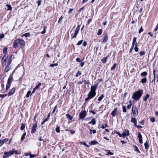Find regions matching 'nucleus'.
Wrapping results in <instances>:
<instances>
[{"label":"nucleus","mask_w":158,"mask_h":158,"mask_svg":"<svg viewBox=\"0 0 158 158\" xmlns=\"http://www.w3.org/2000/svg\"><path fill=\"white\" fill-rule=\"evenodd\" d=\"M143 93V90L139 89L133 94L132 98L135 100H138L142 95Z\"/></svg>","instance_id":"1"},{"label":"nucleus","mask_w":158,"mask_h":158,"mask_svg":"<svg viewBox=\"0 0 158 158\" xmlns=\"http://www.w3.org/2000/svg\"><path fill=\"white\" fill-rule=\"evenodd\" d=\"M17 152V151L14 150H12L9 152H5L4 153V155L3 156V158H7L9 156L15 153H16Z\"/></svg>","instance_id":"2"},{"label":"nucleus","mask_w":158,"mask_h":158,"mask_svg":"<svg viewBox=\"0 0 158 158\" xmlns=\"http://www.w3.org/2000/svg\"><path fill=\"white\" fill-rule=\"evenodd\" d=\"M96 93L89 91L88 95V97L85 99V101H87L93 98L96 95Z\"/></svg>","instance_id":"3"},{"label":"nucleus","mask_w":158,"mask_h":158,"mask_svg":"<svg viewBox=\"0 0 158 158\" xmlns=\"http://www.w3.org/2000/svg\"><path fill=\"white\" fill-rule=\"evenodd\" d=\"M132 113L134 117L137 116L138 114V109L136 106H132Z\"/></svg>","instance_id":"4"},{"label":"nucleus","mask_w":158,"mask_h":158,"mask_svg":"<svg viewBox=\"0 0 158 158\" xmlns=\"http://www.w3.org/2000/svg\"><path fill=\"white\" fill-rule=\"evenodd\" d=\"M86 115V112L85 110L81 111L79 114V118L83 119Z\"/></svg>","instance_id":"5"},{"label":"nucleus","mask_w":158,"mask_h":158,"mask_svg":"<svg viewBox=\"0 0 158 158\" xmlns=\"http://www.w3.org/2000/svg\"><path fill=\"white\" fill-rule=\"evenodd\" d=\"M98 85V84H94L93 86H91L90 88V91L93 92L94 93H96V90L97 89Z\"/></svg>","instance_id":"6"},{"label":"nucleus","mask_w":158,"mask_h":158,"mask_svg":"<svg viewBox=\"0 0 158 158\" xmlns=\"http://www.w3.org/2000/svg\"><path fill=\"white\" fill-rule=\"evenodd\" d=\"M37 127V124L35 123L33 124L32 127V129L31 131V133H34L36 131Z\"/></svg>","instance_id":"7"},{"label":"nucleus","mask_w":158,"mask_h":158,"mask_svg":"<svg viewBox=\"0 0 158 158\" xmlns=\"http://www.w3.org/2000/svg\"><path fill=\"white\" fill-rule=\"evenodd\" d=\"M129 135V131L128 130H126L124 131L122 134V136L124 137L126 135Z\"/></svg>","instance_id":"8"},{"label":"nucleus","mask_w":158,"mask_h":158,"mask_svg":"<svg viewBox=\"0 0 158 158\" xmlns=\"http://www.w3.org/2000/svg\"><path fill=\"white\" fill-rule=\"evenodd\" d=\"M108 36L107 34H105L103 36L102 42L104 43H106L108 40Z\"/></svg>","instance_id":"9"},{"label":"nucleus","mask_w":158,"mask_h":158,"mask_svg":"<svg viewBox=\"0 0 158 158\" xmlns=\"http://www.w3.org/2000/svg\"><path fill=\"white\" fill-rule=\"evenodd\" d=\"M17 40L18 43L22 45V46H24L25 45V42L23 40L21 39H18Z\"/></svg>","instance_id":"10"},{"label":"nucleus","mask_w":158,"mask_h":158,"mask_svg":"<svg viewBox=\"0 0 158 158\" xmlns=\"http://www.w3.org/2000/svg\"><path fill=\"white\" fill-rule=\"evenodd\" d=\"M131 122L134 123L135 126H137V120L135 118H131Z\"/></svg>","instance_id":"11"},{"label":"nucleus","mask_w":158,"mask_h":158,"mask_svg":"<svg viewBox=\"0 0 158 158\" xmlns=\"http://www.w3.org/2000/svg\"><path fill=\"white\" fill-rule=\"evenodd\" d=\"M15 89L14 88L10 89L8 93V95L10 96L14 94L15 92Z\"/></svg>","instance_id":"12"},{"label":"nucleus","mask_w":158,"mask_h":158,"mask_svg":"<svg viewBox=\"0 0 158 158\" xmlns=\"http://www.w3.org/2000/svg\"><path fill=\"white\" fill-rule=\"evenodd\" d=\"M136 38L135 37H134L133 40H132V46L134 47V46H137V43L136 42Z\"/></svg>","instance_id":"13"},{"label":"nucleus","mask_w":158,"mask_h":158,"mask_svg":"<svg viewBox=\"0 0 158 158\" xmlns=\"http://www.w3.org/2000/svg\"><path fill=\"white\" fill-rule=\"evenodd\" d=\"M102 149L104 150L105 151H106V152L107 153L106 154V155L108 156L109 155H113V153L112 152H110L109 150H106L104 149V148H102Z\"/></svg>","instance_id":"14"},{"label":"nucleus","mask_w":158,"mask_h":158,"mask_svg":"<svg viewBox=\"0 0 158 158\" xmlns=\"http://www.w3.org/2000/svg\"><path fill=\"white\" fill-rule=\"evenodd\" d=\"M98 144V143L96 140L91 141L89 143V144L91 145H94Z\"/></svg>","instance_id":"15"},{"label":"nucleus","mask_w":158,"mask_h":158,"mask_svg":"<svg viewBox=\"0 0 158 158\" xmlns=\"http://www.w3.org/2000/svg\"><path fill=\"white\" fill-rule=\"evenodd\" d=\"M117 110V108H115L111 113V114L113 117H114L115 116Z\"/></svg>","instance_id":"16"},{"label":"nucleus","mask_w":158,"mask_h":158,"mask_svg":"<svg viewBox=\"0 0 158 158\" xmlns=\"http://www.w3.org/2000/svg\"><path fill=\"white\" fill-rule=\"evenodd\" d=\"M18 40H15L14 42L13 46L15 48H16L18 47Z\"/></svg>","instance_id":"17"},{"label":"nucleus","mask_w":158,"mask_h":158,"mask_svg":"<svg viewBox=\"0 0 158 158\" xmlns=\"http://www.w3.org/2000/svg\"><path fill=\"white\" fill-rule=\"evenodd\" d=\"M6 60V57L5 56H4L2 58V64H4V63L5 62Z\"/></svg>","instance_id":"18"},{"label":"nucleus","mask_w":158,"mask_h":158,"mask_svg":"<svg viewBox=\"0 0 158 158\" xmlns=\"http://www.w3.org/2000/svg\"><path fill=\"white\" fill-rule=\"evenodd\" d=\"M10 69V66L7 65V66L5 68V71L6 72H8Z\"/></svg>","instance_id":"19"},{"label":"nucleus","mask_w":158,"mask_h":158,"mask_svg":"<svg viewBox=\"0 0 158 158\" xmlns=\"http://www.w3.org/2000/svg\"><path fill=\"white\" fill-rule=\"evenodd\" d=\"M79 29H80V27H77L76 30H75V32H74V34L76 35H77L78 33V31L79 30Z\"/></svg>","instance_id":"20"},{"label":"nucleus","mask_w":158,"mask_h":158,"mask_svg":"<svg viewBox=\"0 0 158 158\" xmlns=\"http://www.w3.org/2000/svg\"><path fill=\"white\" fill-rule=\"evenodd\" d=\"M96 123V121L95 119L94 118H93L92 119V120L89 122L88 124H91L93 125H94Z\"/></svg>","instance_id":"21"},{"label":"nucleus","mask_w":158,"mask_h":158,"mask_svg":"<svg viewBox=\"0 0 158 158\" xmlns=\"http://www.w3.org/2000/svg\"><path fill=\"white\" fill-rule=\"evenodd\" d=\"M108 56H106V57H104L101 60V61L103 63H106V61H107V58H108Z\"/></svg>","instance_id":"22"},{"label":"nucleus","mask_w":158,"mask_h":158,"mask_svg":"<svg viewBox=\"0 0 158 158\" xmlns=\"http://www.w3.org/2000/svg\"><path fill=\"white\" fill-rule=\"evenodd\" d=\"M12 79L13 78L12 77H9L8 79L7 83L11 84L12 82L11 81Z\"/></svg>","instance_id":"23"},{"label":"nucleus","mask_w":158,"mask_h":158,"mask_svg":"<svg viewBox=\"0 0 158 158\" xmlns=\"http://www.w3.org/2000/svg\"><path fill=\"white\" fill-rule=\"evenodd\" d=\"M149 96L150 95L149 94H147L145 97H144L143 98V100L145 101H146L147 100V99L149 97Z\"/></svg>","instance_id":"24"},{"label":"nucleus","mask_w":158,"mask_h":158,"mask_svg":"<svg viewBox=\"0 0 158 158\" xmlns=\"http://www.w3.org/2000/svg\"><path fill=\"white\" fill-rule=\"evenodd\" d=\"M102 33V30L101 29H99L98 30L97 35H101Z\"/></svg>","instance_id":"25"},{"label":"nucleus","mask_w":158,"mask_h":158,"mask_svg":"<svg viewBox=\"0 0 158 158\" xmlns=\"http://www.w3.org/2000/svg\"><path fill=\"white\" fill-rule=\"evenodd\" d=\"M30 34L29 33H27L25 34H24L22 36H24L25 37H28L30 36Z\"/></svg>","instance_id":"26"},{"label":"nucleus","mask_w":158,"mask_h":158,"mask_svg":"<svg viewBox=\"0 0 158 158\" xmlns=\"http://www.w3.org/2000/svg\"><path fill=\"white\" fill-rule=\"evenodd\" d=\"M26 135V132L24 133L23 134V135H22V137H21V141H22L23 140V139H24L25 138V137Z\"/></svg>","instance_id":"27"},{"label":"nucleus","mask_w":158,"mask_h":158,"mask_svg":"<svg viewBox=\"0 0 158 158\" xmlns=\"http://www.w3.org/2000/svg\"><path fill=\"white\" fill-rule=\"evenodd\" d=\"M66 116L67 117V118H69L70 120H72L73 118V117L70 115H69V114H66Z\"/></svg>","instance_id":"28"},{"label":"nucleus","mask_w":158,"mask_h":158,"mask_svg":"<svg viewBox=\"0 0 158 158\" xmlns=\"http://www.w3.org/2000/svg\"><path fill=\"white\" fill-rule=\"evenodd\" d=\"M145 148L146 149H148V145L147 142H146L144 144Z\"/></svg>","instance_id":"29"},{"label":"nucleus","mask_w":158,"mask_h":158,"mask_svg":"<svg viewBox=\"0 0 158 158\" xmlns=\"http://www.w3.org/2000/svg\"><path fill=\"white\" fill-rule=\"evenodd\" d=\"M104 97V96L103 94H102L101 96H100L98 98V100L99 101H101L102 100L103 98Z\"/></svg>","instance_id":"30"},{"label":"nucleus","mask_w":158,"mask_h":158,"mask_svg":"<svg viewBox=\"0 0 158 158\" xmlns=\"http://www.w3.org/2000/svg\"><path fill=\"white\" fill-rule=\"evenodd\" d=\"M147 73L146 72H142L141 74L140 75L141 76H145L147 75Z\"/></svg>","instance_id":"31"},{"label":"nucleus","mask_w":158,"mask_h":158,"mask_svg":"<svg viewBox=\"0 0 158 158\" xmlns=\"http://www.w3.org/2000/svg\"><path fill=\"white\" fill-rule=\"evenodd\" d=\"M41 83L40 82H39V83H38V85H37L35 87L36 89H38L40 86L41 85Z\"/></svg>","instance_id":"32"},{"label":"nucleus","mask_w":158,"mask_h":158,"mask_svg":"<svg viewBox=\"0 0 158 158\" xmlns=\"http://www.w3.org/2000/svg\"><path fill=\"white\" fill-rule=\"evenodd\" d=\"M122 109H123V112L124 113H125L126 112L127 109L126 108V107L125 106H123Z\"/></svg>","instance_id":"33"},{"label":"nucleus","mask_w":158,"mask_h":158,"mask_svg":"<svg viewBox=\"0 0 158 158\" xmlns=\"http://www.w3.org/2000/svg\"><path fill=\"white\" fill-rule=\"evenodd\" d=\"M31 91H28L27 93V95H26V97L27 98H28L29 97L30 95H31Z\"/></svg>","instance_id":"34"},{"label":"nucleus","mask_w":158,"mask_h":158,"mask_svg":"<svg viewBox=\"0 0 158 158\" xmlns=\"http://www.w3.org/2000/svg\"><path fill=\"white\" fill-rule=\"evenodd\" d=\"M81 144L84 145L85 146L89 147V146L86 144L85 142H80Z\"/></svg>","instance_id":"35"},{"label":"nucleus","mask_w":158,"mask_h":158,"mask_svg":"<svg viewBox=\"0 0 158 158\" xmlns=\"http://www.w3.org/2000/svg\"><path fill=\"white\" fill-rule=\"evenodd\" d=\"M147 80L146 78H144L141 80V82L142 83H144Z\"/></svg>","instance_id":"36"},{"label":"nucleus","mask_w":158,"mask_h":158,"mask_svg":"<svg viewBox=\"0 0 158 158\" xmlns=\"http://www.w3.org/2000/svg\"><path fill=\"white\" fill-rule=\"evenodd\" d=\"M81 74V72L80 71H78L76 74L75 76L76 77H77L79 76H80Z\"/></svg>","instance_id":"37"},{"label":"nucleus","mask_w":158,"mask_h":158,"mask_svg":"<svg viewBox=\"0 0 158 158\" xmlns=\"http://www.w3.org/2000/svg\"><path fill=\"white\" fill-rule=\"evenodd\" d=\"M117 65V64H116L114 63V64L111 67V70H113L115 69V68L116 66Z\"/></svg>","instance_id":"38"},{"label":"nucleus","mask_w":158,"mask_h":158,"mask_svg":"<svg viewBox=\"0 0 158 158\" xmlns=\"http://www.w3.org/2000/svg\"><path fill=\"white\" fill-rule=\"evenodd\" d=\"M29 154L30 156V158H31L34 157L35 156H36L37 155H34V154H31V153H29Z\"/></svg>","instance_id":"39"},{"label":"nucleus","mask_w":158,"mask_h":158,"mask_svg":"<svg viewBox=\"0 0 158 158\" xmlns=\"http://www.w3.org/2000/svg\"><path fill=\"white\" fill-rule=\"evenodd\" d=\"M6 6L8 7L7 10H11V5H6Z\"/></svg>","instance_id":"40"},{"label":"nucleus","mask_w":158,"mask_h":158,"mask_svg":"<svg viewBox=\"0 0 158 158\" xmlns=\"http://www.w3.org/2000/svg\"><path fill=\"white\" fill-rule=\"evenodd\" d=\"M58 65L57 63L51 64L50 65V67H53L54 66H56Z\"/></svg>","instance_id":"41"},{"label":"nucleus","mask_w":158,"mask_h":158,"mask_svg":"<svg viewBox=\"0 0 158 158\" xmlns=\"http://www.w3.org/2000/svg\"><path fill=\"white\" fill-rule=\"evenodd\" d=\"M11 84L7 83L6 86V90H7L10 87Z\"/></svg>","instance_id":"42"},{"label":"nucleus","mask_w":158,"mask_h":158,"mask_svg":"<svg viewBox=\"0 0 158 158\" xmlns=\"http://www.w3.org/2000/svg\"><path fill=\"white\" fill-rule=\"evenodd\" d=\"M7 48L5 47L3 49V52L4 53L6 54L7 53Z\"/></svg>","instance_id":"43"},{"label":"nucleus","mask_w":158,"mask_h":158,"mask_svg":"<svg viewBox=\"0 0 158 158\" xmlns=\"http://www.w3.org/2000/svg\"><path fill=\"white\" fill-rule=\"evenodd\" d=\"M25 127V125L23 123H22L21 126L20 127V129L21 130H23Z\"/></svg>","instance_id":"44"},{"label":"nucleus","mask_w":158,"mask_h":158,"mask_svg":"<svg viewBox=\"0 0 158 158\" xmlns=\"http://www.w3.org/2000/svg\"><path fill=\"white\" fill-rule=\"evenodd\" d=\"M89 131H90V134H91L92 132L93 134H95L96 132V131L95 130H92L90 129H89Z\"/></svg>","instance_id":"45"},{"label":"nucleus","mask_w":158,"mask_h":158,"mask_svg":"<svg viewBox=\"0 0 158 158\" xmlns=\"http://www.w3.org/2000/svg\"><path fill=\"white\" fill-rule=\"evenodd\" d=\"M83 82L85 85H86L89 83V81L88 80H84L83 81Z\"/></svg>","instance_id":"46"},{"label":"nucleus","mask_w":158,"mask_h":158,"mask_svg":"<svg viewBox=\"0 0 158 158\" xmlns=\"http://www.w3.org/2000/svg\"><path fill=\"white\" fill-rule=\"evenodd\" d=\"M150 120L152 122H154L155 121V118L154 117H152L150 118Z\"/></svg>","instance_id":"47"},{"label":"nucleus","mask_w":158,"mask_h":158,"mask_svg":"<svg viewBox=\"0 0 158 158\" xmlns=\"http://www.w3.org/2000/svg\"><path fill=\"white\" fill-rule=\"evenodd\" d=\"M56 131L57 133H59L60 131V127H57L56 128Z\"/></svg>","instance_id":"48"},{"label":"nucleus","mask_w":158,"mask_h":158,"mask_svg":"<svg viewBox=\"0 0 158 158\" xmlns=\"http://www.w3.org/2000/svg\"><path fill=\"white\" fill-rule=\"evenodd\" d=\"M145 53V52L144 51H141L139 53L140 56H142L144 55Z\"/></svg>","instance_id":"49"},{"label":"nucleus","mask_w":158,"mask_h":158,"mask_svg":"<svg viewBox=\"0 0 158 158\" xmlns=\"http://www.w3.org/2000/svg\"><path fill=\"white\" fill-rule=\"evenodd\" d=\"M114 132L115 133L118 135L119 137H121L122 136V135H121L119 132H117L116 131H115Z\"/></svg>","instance_id":"50"},{"label":"nucleus","mask_w":158,"mask_h":158,"mask_svg":"<svg viewBox=\"0 0 158 158\" xmlns=\"http://www.w3.org/2000/svg\"><path fill=\"white\" fill-rule=\"evenodd\" d=\"M48 118H46L44 121L42 123H41V125H43V124H44V123L47 121H48Z\"/></svg>","instance_id":"51"},{"label":"nucleus","mask_w":158,"mask_h":158,"mask_svg":"<svg viewBox=\"0 0 158 158\" xmlns=\"http://www.w3.org/2000/svg\"><path fill=\"white\" fill-rule=\"evenodd\" d=\"M83 41V40H81L79 41L77 43V45H81Z\"/></svg>","instance_id":"52"},{"label":"nucleus","mask_w":158,"mask_h":158,"mask_svg":"<svg viewBox=\"0 0 158 158\" xmlns=\"http://www.w3.org/2000/svg\"><path fill=\"white\" fill-rule=\"evenodd\" d=\"M143 31V29L142 28V27H141L139 31V33L140 34Z\"/></svg>","instance_id":"53"},{"label":"nucleus","mask_w":158,"mask_h":158,"mask_svg":"<svg viewBox=\"0 0 158 158\" xmlns=\"http://www.w3.org/2000/svg\"><path fill=\"white\" fill-rule=\"evenodd\" d=\"M45 27H44V30L42 31L41 32V34H44L45 32H46V30L45 29Z\"/></svg>","instance_id":"54"},{"label":"nucleus","mask_w":158,"mask_h":158,"mask_svg":"<svg viewBox=\"0 0 158 158\" xmlns=\"http://www.w3.org/2000/svg\"><path fill=\"white\" fill-rule=\"evenodd\" d=\"M138 138H142V137L140 132H139L138 133Z\"/></svg>","instance_id":"55"},{"label":"nucleus","mask_w":158,"mask_h":158,"mask_svg":"<svg viewBox=\"0 0 158 158\" xmlns=\"http://www.w3.org/2000/svg\"><path fill=\"white\" fill-rule=\"evenodd\" d=\"M57 108V106L56 105L55 106L54 108V109L52 112V114H53L55 112V111Z\"/></svg>","instance_id":"56"},{"label":"nucleus","mask_w":158,"mask_h":158,"mask_svg":"<svg viewBox=\"0 0 158 158\" xmlns=\"http://www.w3.org/2000/svg\"><path fill=\"white\" fill-rule=\"evenodd\" d=\"M139 143H142V141H143V140H142V138H139Z\"/></svg>","instance_id":"57"},{"label":"nucleus","mask_w":158,"mask_h":158,"mask_svg":"<svg viewBox=\"0 0 158 158\" xmlns=\"http://www.w3.org/2000/svg\"><path fill=\"white\" fill-rule=\"evenodd\" d=\"M158 29V24H157L156 26V27L153 30V31H156Z\"/></svg>","instance_id":"58"},{"label":"nucleus","mask_w":158,"mask_h":158,"mask_svg":"<svg viewBox=\"0 0 158 158\" xmlns=\"http://www.w3.org/2000/svg\"><path fill=\"white\" fill-rule=\"evenodd\" d=\"M108 127V125L107 124H105V126H104V125H103L102 126V129H104V128H105V127Z\"/></svg>","instance_id":"59"},{"label":"nucleus","mask_w":158,"mask_h":158,"mask_svg":"<svg viewBox=\"0 0 158 158\" xmlns=\"http://www.w3.org/2000/svg\"><path fill=\"white\" fill-rule=\"evenodd\" d=\"M4 143L3 141H2V140H0V147L2 146Z\"/></svg>","instance_id":"60"},{"label":"nucleus","mask_w":158,"mask_h":158,"mask_svg":"<svg viewBox=\"0 0 158 158\" xmlns=\"http://www.w3.org/2000/svg\"><path fill=\"white\" fill-rule=\"evenodd\" d=\"M7 96V94H0V97L1 98H3L4 97H6Z\"/></svg>","instance_id":"61"},{"label":"nucleus","mask_w":158,"mask_h":158,"mask_svg":"<svg viewBox=\"0 0 158 158\" xmlns=\"http://www.w3.org/2000/svg\"><path fill=\"white\" fill-rule=\"evenodd\" d=\"M4 37V35L3 33L1 34L0 35V38L2 39Z\"/></svg>","instance_id":"62"},{"label":"nucleus","mask_w":158,"mask_h":158,"mask_svg":"<svg viewBox=\"0 0 158 158\" xmlns=\"http://www.w3.org/2000/svg\"><path fill=\"white\" fill-rule=\"evenodd\" d=\"M76 60L78 62H81V61L79 58H77L76 59Z\"/></svg>","instance_id":"63"},{"label":"nucleus","mask_w":158,"mask_h":158,"mask_svg":"<svg viewBox=\"0 0 158 158\" xmlns=\"http://www.w3.org/2000/svg\"><path fill=\"white\" fill-rule=\"evenodd\" d=\"M87 43L85 41H84L83 44V46L84 47H85L87 45Z\"/></svg>","instance_id":"64"}]
</instances>
